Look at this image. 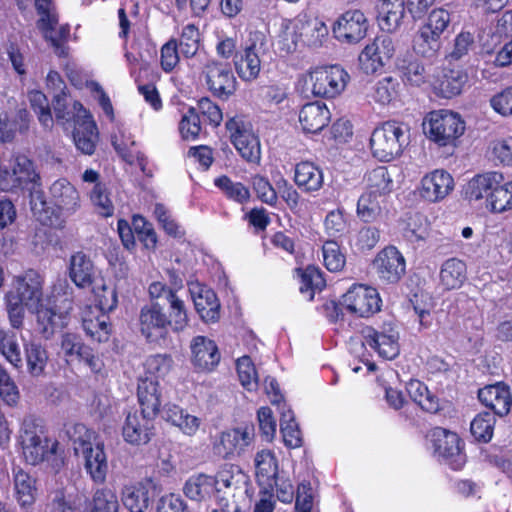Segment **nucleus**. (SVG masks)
Here are the masks:
<instances>
[{
    "label": "nucleus",
    "mask_w": 512,
    "mask_h": 512,
    "mask_svg": "<svg viewBox=\"0 0 512 512\" xmlns=\"http://www.w3.org/2000/svg\"><path fill=\"white\" fill-rule=\"evenodd\" d=\"M94 265L83 252H76L70 258L69 277L78 287H87L93 281Z\"/></svg>",
    "instance_id": "obj_38"
},
{
    "label": "nucleus",
    "mask_w": 512,
    "mask_h": 512,
    "mask_svg": "<svg viewBox=\"0 0 512 512\" xmlns=\"http://www.w3.org/2000/svg\"><path fill=\"white\" fill-rule=\"evenodd\" d=\"M37 313L38 330L42 336L49 339L55 331L63 325L62 314L52 308L39 307L34 309Z\"/></svg>",
    "instance_id": "obj_50"
},
{
    "label": "nucleus",
    "mask_w": 512,
    "mask_h": 512,
    "mask_svg": "<svg viewBox=\"0 0 512 512\" xmlns=\"http://www.w3.org/2000/svg\"><path fill=\"white\" fill-rule=\"evenodd\" d=\"M75 432L80 434L78 439L80 447H75V451L78 452L81 449L85 470L94 482L103 483L108 471L107 456L103 444L98 443L93 447L90 443L93 433L84 425L75 426ZM75 443H77V440H75Z\"/></svg>",
    "instance_id": "obj_4"
},
{
    "label": "nucleus",
    "mask_w": 512,
    "mask_h": 512,
    "mask_svg": "<svg viewBox=\"0 0 512 512\" xmlns=\"http://www.w3.org/2000/svg\"><path fill=\"white\" fill-rule=\"evenodd\" d=\"M20 444L27 463L37 465L55 453L57 443L42 435L41 428L32 418H25L20 429Z\"/></svg>",
    "instance_id": "obj_3"
},
{
    "label": "nucleus",
    "mask_w": 512,
    "mask_h": 512,
    "mask_svg": "<svg viewBox=\"0 0 512 512\" xmlns=\"http://www.w3.org/2000/svg\"><path fill=\"white\" fill-rule=\"evenodd\" d=\"M322 253L324 265L329 271L337 272L342 270L346 259L335 241H326L322 247Z\"/></svg>",
    "instance_id": "obj_62"
},
{
    "label": "nucleus",
    "mask_w": 512,
    "mask_h": 512,
    "mask_svg": "<svg viewBox=\"0 0 512 512\" xmlns=\"http://www.w3.org/2000/svg\"><path fill=\"white\" fill-rule=\"evenodd\" d=\"M407 392L410 398L423 410L436 413L439 408L438 399L428 390L427 386L419 380H411L407 384Z\"/></svg>",
    "instance_id": "obj_44"
},
{
    "label": "nucleus",
    "mask_w": 512,
    "mask_h": 512,
    "mask_svg": "<svg viewBox=\"0 0 512 512\" xmlns=\"http://www.w3.org/2000/svg\"><path fill=\"white\" fill-rule=\"evenodd\" d=\"M366 191L384 197L393 190V180L384 166L376 167L368 171L364 176Z\"/></svg>",
    "instance_id": "obj_42"
},
{
    "label": "nucleus",
    "mask_w": 512,
    "mask_h": 512,
    "mask_svg": "<svg viewBox=\"0 0 512 512\" xmlns=\"http://www.w3.org/2000/svg\"><path fill=\"white\" fill-rule=\"evenodd\" d=\"M502 181L503 176L498 172L477 175L469 181L466 195L470 200H479L485 195L488 198L489 194L495 189V186L501 184Z\"/></svg>",
    "instance_id": "obj_40"
},
{
    "label": "nucleus",
    "mask_w": 512,
    "mask_h": 512,
    "mask_svg": "<svg viewBox=\"0 0 512 512\" xmlns=\"http://www.w3.org/2000/svg\"><path fill=\"white\" fill-rule=\"evenodd\" d=\"M280 431L285 445L289 448L301 446V434L290 411L283 412L280 420Z\"/></svg>",
    "instance_id": "obj_61"
},
{
    "label": "nucleus",
    "mask_w": 512,
    "mask_h": 512,
    "mask_svg": "<svg viewBox=\"0 0 512 512\" xmlns=\"http://www.w3.org/2000/svg\"><path fill=\"white\" fill-rule=\"evenodd\" d=\"M423 126L429 139L440 146L454 144L465 131V123L460 115L445 109L428 113Z\"/></svg>",
    "instance_id": "obj_2"
},
{
    "label": "nucleus",
    "mask_w": 512,
    "mask_h": 512,
    "mask_svg": "<svg viewBox=\"0 0 512 512\" xmlns=\"http://www.w3.org/2000/svg\"><path fill=\"white\" fill-rule=\"evenodd\" d=\"M98 140L97 127L91 116H86L81 123H78L74 132V142L78 150L91 155L95 151Z\"/></svg>",
    "instance_id": "obj_41"
},
{
    "label": "nucleus",
    "mask_w": 512,
    "mask_h": 512,
    "mask_svg": "<svg viewBox=\"0 0 512 512\" xmlns=\"http://www.w3.org/2000/svg\"><path fill=\"white\" fill-rule=\"evenodd\" d=\"M431 441L434 452L445 459L452 469L458 470L464 466L466 459L456 433L437 427L431 432Z\"/></svg>",
    "instance_id": "obj_16"
},
{
    "label": "nucleus",
    "mask_w": 512,
    "mask_h": 512,
    "mask_svg": "<svg viewBox=\"0 0 512 512\" xmlns=\"http://www.w3.org/2000/svg\"><path fill=\"white\" fill-rule=\"evenodd\" d=\"M268 50L267 39L262 32L250 33L244 53L235 61V67L240 78L246 81L255 79L261 69L262 57Z\"/></svg>",
    "instance_id": "obj_8"
},
{
    "label": "nucleus",
    "mask_w": 512,
    "mask_h": 512,
    "mask_svg": "<svg viewBox=\"0 0 512 512\" xmlns=\"http://www.w3.org/2000/svg\"><path fill=\"white\" fill-rule=\"evenodd\" d=\"M383 197L370 192L363 193L357 202V216L364 222L375 221L382 212Z\"/></svg>",
    "instance_id": "obj_48"
},
{
    "label": "nucleus",
    "mask_w": 512,
    "mask_h": 512,
    "mask_svg": "<svg viewBox=\"0 0 512 512\" xmlns=\"http://www.w3.org/2000/svg\"><path fill=\"white\" fill-rule=\"evenodd\" d=\"M439 277L444 289H459L467 279L465 262L457 258L447 259L441 266Z\"/></svg>",
    "instance_id": "obj_37"
},
{
    "label": "nucleus",
    "mask_w": 512,
    "mask_h": 512,
    "mask_svg": "<svg viewBox=\"0 0 512 512\" xmlns=\"http://www.w3.org/2000/svg\"><path fill=\"white\" fill-rule=\"evenodd\" d=\"M294 181L303 191L315 192L323 186V173L314 163L302 161L295 166Z\"/></svg>",
    "instance_id": "obj_34"
},
{
    "label": "nucleus",
    "mask_w": 512,
    "mask_h": 512,
    "mask_svg": "<svg viewBox=\"0 0 512 512\" xmlns=\"http://www.w3.org/2000/svg\"><path fill=\"white\" fill-rule=\"evenodd\" d=\"M294 31L305 45L314 48L321 47L329 34L325 22L317 17L298 20Z\"/></svg>",
    "instance_id": "obj_28"
},
{
    "label": "nucleus",
    "mask_w": 512,
    "mask_h": 512,
    "mask_svg": "<svg viewBox=\"0 0 512 512\" xmlns=\"http://www.w3.org/2000/svg\"><path fill=\"white\" fill-rule=\"evenodd\" d=\"M440 48V36L423 26L418 30L413 39L414 51L423 57H432Z\"/></svg>",
    "instance_id": "obj_49"
},
{
    "label": "nucleus",
    "mask_w": 512,
    "mask_h": 512,
    "mask_svg": "<svg viewBox=\"0 0 512 512\" xmlns=\"http://www.w3.org/2000/svg\"><path fill=\"white\" fill-rule=\"evenodd\" d=\"M82 327L92 340L106 342L111 334L109 316L99 309L86 307L82 312Z\"/></svg>",
    "instance_id": "obj_25"
},
{
    "label": "nucleus",
    "mask_w": 512,
    "mask_h": 512,
    "mask_svg": "<svg viewBox=\"0 0 512 512\" xmlns=\"http://www.w3.org/2000/svg\"><path fill=\"white\" fill-rule=\"evenodd\" d=\"M453 189V177L443 169H436L422 178L419 195L424 200L435 203L446 198Z\"/></svg>",
    "instance_id": "obj_19"
},
{
    "label": "nucleus",
    "mask_w": 512,
    "mask_h": 512,
    "mask_svg": "<svg viewBox=\"0 0 512 512\" xmlns=\"http://www.w3.org/2000/svg\"><path fill=\"white\" fill-rule=\"evenodd\" d=\"M214 184L219 188L227 198L238 203H244L249 200V189L240 182H234L229 177L223 175L214 180Z\"/></svg>",
    "instance_id": "obj_54"
},
{
    "label": "nucleus",
    "mask_w": 512,
    "mask_h": 512,
    "mask_svg": "<svg viewBox=\"0 0 512 512\" xmlns=\"http://www.w3.org/2000/svg\"><path fill=\"white\" fill-rule=\"evenodd\" d=\"M13 483L15 496L21 506L31 505L36 498L37 488L35 479L21 467L13 468Z\"/></svg>",
    "instance_id": "obj_39"
},
{
    "label": "nucleus",
    "mask_w": 512,
    "mask_h": 512,
    "mask_svg": "<svg viewBox=\"0 0 512 512\" xmlns=\"http://www.w3.org/2000/svg\"><path fill=\"white\" fill-rule=\"evenodd\" d=\"M39 175L35 171L33 162L25 155H16L10 168L0 162V189L5 192H13L26 188L29 184H35Z\"/></svg>",
    "instance_id": "obj_7"
},
{
    "label": "nucleus",
    "mask_w": 512,
    "mask_h": 512,
    "mask_svg": "<svg viewBox=\"0 0 512 512\" xmlns=\"http://www.w3.org/2000/svg\"><path fill=\"white\" fill-rule=\"evenodd\" d=\"M468 81L467 73L460 69H443L441 76L437 77L431 85L435 93L443 98H452L459 95Z\"/></svg>",
    "instance_id": "obj_27"
},
{
    "label": "nucleus",
    "mask_w": 512,
    "mask_h": 512,
    "mask_svg": "<svg viewBox=\"0 0 512 512\" xmlns=\"http://www.w3.org/2000/svg\"><path fill=\"white\" fill-rule=\"evenodd\" d=\"M400 82L387 76L375 83L372 87L371 98L380 105H388L399 97Z\"/></svg>",
    "instance_id": "obj_45"
},
{
    "label": "nucleus",
    "mask_w": 512,
    "mask_h": 512,
    "mask_svg": "<svg viewBox=\"0 0 512 512\" xmlns=\"http://www.w3.org/2000/svg\"><path fill=\"white\" fill-rule=\"evenodd\" d=\"M331 119L328 107L319 101L305 104L299 112V122L307 133H318L325 128Z\"/></svg>",
    "instance_id": "obj_26"
},
{
    "label": "nucleus",
    "mask_w": 512,
    "mask_h": 512,
    "mask_svg": "<svg viewBox=\"0 0 512 512\" xmlns=\"http://www.w3.org/2000/svg\"><path fill=\"white\" fill-rule=\"evenodd\" d=\"M200 34L193 24L186 25L180 35L179 47L181 54L186 58L195 56L199 48Z\"/></svg>",
    "instance_id": "obj_63"
},
{
    "label": "nucleus",
    "mask_w": 512,
    "mask_h": 512,
    "mask_svg": "<svg viewBox=\"0 0 512 512\" xmlns=\"http://www.w3.org/2000/svg\"><path fill=\"white\" fill-rule=\"evenodd\" d=\"M169 313L167 314V320L169 322V328L173 332H182L189 322L187 310L184 301L179 298L177 293L169 294Z\"/></svg>",
    "instance_id": "obj_47"
},
{
    "label": "nucleus",
    "mask_w": 512,
    "mask_h": 512,
    "mask_svg": "<svg viewBox=\"0 0 512 512\" xmlns=\"http://www.w3.org/2000/svg\"><path fill=\"white\" fill-rule=\"evenodd\" d=\"M220 491L214 476L202 473L189 477L183 487V492L189 499L199 502L210 499Z\"/></svg>",
    "instance_id": "obj_30"
},
{
    "label": "nucleus",
    "mask_w": 512,
    "mask_h": 512,
    "mask_svg": "<svg viewBox=\"0 0 512 512\" xmlns=\"http://www.w3.org/2000/svg\"><path fill=\"white\" fill-rule=\"evenodd\" d=\"M495 423V415L489 412L479 413L471 422V433L476 440L489 442L493 436Z\"/></svg>",
    "instance_id": "obj_55"
},
{
    "label": "nucleus",
    "mask_w": 512,
    "mask_h": 512,
    "mask_svg": "<svg viewBox=\"0 0 512 512\" xmlns=\"http://www.w3.org/2000/svg\"><path fill=\"white\" fill-rule=\"evenodd\" d=\"M255 476L258 484L265 491H273L275 478L279 475V465L275 453L262 449L254 456Z\"/></svg>",
    "instance_id": "obj_23"
},
{
    "label": "nucleus",
    "mask_w": 512,
    "mask_h": 512,
    "mask_svg": "<svg viewBox=\"0 0 512 512\" xmlns=\"http://www.w3.org/2000/svg\"><path fill=\"white\" fill-rule=\"evenodd\" d=\"M237 372L243 387L249 391L257 388L258 374L249 356H243L237 360Z\"/></svg>",
    "instance_id": "obj_64"
},
{
    "label": "nucleus",
    "mask_w": 512,
    "mask_h": 512,
    "mask_svg": "<svg viewBox=\"0 0 512 512\" xmlns=\"http://www.w3.org/2000/svg\"><path fill=\"white\" fill-rule=\"evenodd\" d=\"M195 309L201 319L216 322L220 317V303L214 291L206 287H198L193 291Z\"/></svg>",
    "instance_id": "obj_32"
},
{
    "label": "nucleus",
    "mask_w": 512,
    "mask_h": 512,
    "mask_svg": "<svg viewBox=\"0 0 512 512\" xmlns=\"http://www.w3.org/2000/svg\"><path fill=\"white\" fill-rule=\"evenodd\" d=\"M478 398L483 405L500 417L507 415L512 405L509 387L502 383L488 385L480 389Z\"/></svg>",
    "instance_id": "obj_24"
},
{
    "label": "nucleus",
    "mask_w": 512,
    "mask_h": 512,
    "mask_svg": "<svg viewBox=\"0 0 512 512\" xmlns=\"http://www.w3.org/2000/svg\"><path fill=\"white\" fill-rule=\"evenodd\" d=\"M368 21L360 10H348L335 21L332 31L337 40L342 43L356 44L367 33Z\"/></svg>",
    "instance_id": "obj_15"
},
{
    "label": "nucleus",
    "mask_w": 512,
    "mask_h": 512,
    "mask_svg": "<svg viewBox=\"0 0 512 512\" xmlns=\"http://www.w3.org/2000/svg\"><path fill=\"white\" fill-rule=\"evenodd\" d=\"M253 440L254 432L250 427L222 431L213 441V452L223 459H233L240 456Z\"/></svg>",
    "instance_id": "obj_12"
},
{
    "label": "nucleus",
    "mask_w": 512,
    "mask_h": 512,
    "mask_svg": "<svg viewBox=\"0 0 512 512\" xmlns=\"http://www.w3.org/2000/svg\"><path fill=\"white\" fill-rule=\"evenodd\" d=\"M487 207L496 213L512 210V181L495 186L487 199Z\"/></svg>",
    "instance_id": "obj_53"
},
{
    "label": "nucleus",
    "mask_w": 512,
    "mask_h": 512,
    "mask_svg": "<svg viewBox=\"0 0 512 512\" xmlns=\"http://www.w3.org/2000/svg\"><path fill=\"white\" fill-rule=\"evenodd\" d=\"M91 512H119L117 495L111 489H97L92 497Z\"/></svg>",
    "instance_id": "obj_59"
},
{
    "label": "nucleus",
    "mask_w": 512,
    "mask_h": 512,
    "mask_svg": "<svg viewBox=\"0 0 512 512\" xmlns=\"http://www.w3.org/2000/svg\"><path fill=\"white\" fill-rule=\"evenodd\" d=\"M405 15L404 0H380L379 26L387 32L396 31Z\"/></svg>",
    "instance_id": "obj_33"
},
{
    "label": "nucleus",
    "mask_w": 512,
    "mask_h": 512,
    "mask_svg": "<svg viewBox=\"0 0 512 512\" xmlns=\"http://www.w3.org/2000/svg\"><path fill=\"white\" fill-rule=\"evenodd\" d=\"M137 395L141 410L150 415H157L159 413L161 400L157 380L148 376L140 378Z\"/></svg>",
    "instance_id": "obj_36"
},
{
    "label": "nucleus",
    "mask_w": 512,
    "mask_h": 512,
    "mask_svg": "<svg viewBox=\"0 0 512 512\" xmlns=\"http://www.w3.org/2000/svg\"><path fill=\"white\" fill-rule=\"evenodd\" d=\"M13 296L25 303L27 309H37L43 296V279L35 270H27L13 279Z\"/></svg>",
    "instance_id": "obj_18"
},
{
    "label": "nucleus",
    "mask_w": 512,
    "mask_h": 512,
    "mask_svg": "<svg viewBox=\"0 0 512 512\" xmlns=\"http://www.w3.org/2000/svg\"><path fill=\"white\" fill-rule=\"evenodd\" d=\"M214 478L217 480V486L221 484L228 490L227 496L235 497V492L239 494L247 492V476L239 466L225 464Z\"/></svg>",
    "instance_id": "obj_35"
},
{
    "label": "nucleus",
    "mask_w": 512,
    "mask_h": 512,
    "mask_svg": "<svg viewBox=\"0 0 512 512\" xmlns=\"http://www.w3.org/2000/svg\"><path fill=\"white\" fill-rule=\"evenodd\" d=\"M143 410L129 412L122 425V436L125 442L133 446L148 444L155 434L154 419Z\"/></svg>",
    "instance_id": "obj_13"
},
{
    "label": "nucleus",
    "mask_w": 512,
    "mask_h": 512,
    "mask_svg": "<svg viewBox=\"0 0 512 512\" xmlns=\"http://www.w3.org/2000/svg\"><path fill=\"white\" fill-rule=\"evenodd\" d=\"M325 232L332 238H341L349 231V223L343 210L330 211L324 220Z\"/></svg>",
    "instance_id": "obj_60"
},
{
    "label": "nucleus",
    "mask_w": 512,
    "mask_h": 512,
    "mask_svg": "<svg viewBox=\"0 0 512 512\" xmlns=\"http://www.w3.org/2000/svg\"><path fill=\"white\" fill-rule=\"evenodd\" d=\"M297 274L300 281L299 290L301 293H307L310 300L313 299L315 290H322L325 287L321 271L314 266H308L305 270L298 269Z\"/></svg>",
    "instance_id": "obj_52"
},
{
    "label": "nucleus",
    "mask_w": 512,
    "mask_h": 512,
    "mask_svg": "<svg viewBox=\"0 0 512 512\" xmlns=\"http://www.w3.org/2000/svg\"><path fill=\"white\" fill-rule=\"evenodd\" d=\"M362 333L363 344L377 352L380 357L392 360L398 356L399 331L393 323H384L378 329L366 327Z\"/></svg>",
    "instance_id": "obj_9"
},
{
    "label": "nucleus",
    "mask_w": 512,
    "mask_h": 512,
    "mask_svg": "<svg viewBox=\"0 0 512 512\" xmlns=\"http://www.w3.org/2000/svg\"><path fill=\"white\" fill-rule=\"evenodd\" d=\"M395 46L391 37L377 36L372 43L365 46L359 55L360 69L366 74H373L392 58Z\"/></svg>",
    "instance_id": "obj_14"
},
{
    "label": "nucleus",
    "mask_w": 512,
    "mask_h": 512,
    "mask_svg": "<svg viewBox=\"0 0 512 512\" xmlns=\"http://www.w3.org/2000/svg\"><path fill=\"white\" fill-rule=\"evenodd\" d=\"M0 353L13 367L22 366L20 348L14 332L0 329Z\"/></svg>",
    "instance_id": "obj_51"
},
{
    "label": "nucleus",
    "mask_w": 512,
    "mask_h": 512,
    "mask_svg": "<svg viewBox=\"0 0 512 512\" xmlns=\"http://www.w3.org/2000/svg\"><path fill=\"white\" fill-rule=\"evenodd\" d=\"M46 29L39 28L44 35V38L51 42L54 47L55 53L59 57H66L68 54V48L65 46V42L69 37L70 29L68 25L58 26V17L55 22H50Z\"/></svg>",
    "instance_id": "obj_46"
},
{
    "label": "nucleus",
    "mask_w": 512,
    "mask_h": 512,
    "mask_svg": "<svg viewBox=\"0 0 512 512\" xmlns=\"http://www.w3.org/2000/svg\"><path fill=\"white\" fill-rule=\"evenodd\" d=\"M343 303L351 313L368 317L380 310L381 299L375 288L358 284L346 292Z\"/></svg>",
    "instance_id": "obj_17"
},
{
    "label": "nucleus",
    "mask_w": 512,
    "mask_h": 512,
    "mask_svg": "<svg viewBox=\"0 0 512 512\" xmlns=\"http://www.w3.org/2000/svg\"><path fill=\"white\" fill-rule=\"evenodd\" d=\"M89 198L98 214L110 217L114 213V205L110 197L107 185L98 184L93 186L89 192Z\"/></svg>",
    "instance_id": "obj_57"
},
{
    "label": "nucleus",
    "mask_w": 512,
    "mask_h": 512,
    "mask_svg": "<svg viewBox=\"0 0 512 512\" xmlns=\"http://www.w3.org/2000/svg\"><path fill=\"white\" fill-rule=\"evenodd\" d=\"M372 269L383 284H396L405 275V258L395 246H387L376 254Z\"/></svg>",
    "instance_id": "obj_11"
},
{
    "label": "nucleus",
    "mask_w": 512,
    "mask_h": 512,
    "mask_svg": "<svg viewBox=\"0 0 512 512\" xmlns=\"http://www.w3.org/2000/svg\"><path fill=\"white\" fill-rule=\"evenodd\" d=\"M191 362L202 372L212 371L220 361V353L215 342L205 336H196L191 340Z\"/></svg>",
    "instance_id": "obj_21"
},
{
    "label": "nucleus",
    "mask_w": 512,
    "mask_h": 512,
    "mask_svg": "<svg viewBox=\"0 0 512 512\" xmlns=\"http://www.w3.org/2000/svg\"><path fill=\"white\" fill-rule=\"evenodd\" d=\"M25 359L27 370L33 377H40L45 374L48 362V353L39 343L30 342L25 345Z\"/></svg>",
    "instance_id": "obj_43"
},
{
    "label": "nucleus",
    "mask_w": 512,
    "mask_h": 512,
    "mask_svg": "<svg viewBox=\"0 0 512 512\" xmlns=\"http://www.w3.org/2000/svg\"><path fill=\"white\" fill-rule=\"evenodd\" d=\"M53 204L65 216H70L80 208V194L76 187L65 178L57 179L50 186Z\"/></svg>",
    "instance_id": "obj_22"
},
{
    "label": "nucleus",
    "mask_w": 512,
    "mask_h": 512,
    "mask_svg": "<svg viewBox=\"0 0 512 512\" xmlns=\"http://www.w3.org/2000/svg\"><path fill=\"white\" fill-rule=\"evenodd\" d=\"M349 81V74L338 65L319 67L307 80L311 93L316 97L333 98L340 95Z\"/></svg>",
    "instance_id": "obj_5"
},
{
    "label": "nucleus",
    "mask_w": 512,
    "mask_h": 512,
    "mask_svg": "<svg viewBox=\"0 0 512 512\" xmlns=\"http://www.w3.org/2000/svg\"><path fill=\"white\" fill-rule=\"evenodd\" d=\"M206 83L218 97H228L236 90V79L227 63L210 61L204 69Z\"/></svg>",
    "instance_id": "obj_20"
},
{
    "label": "nucleus",
    "mask_w": 512,
    "mask_h": 512,
    "mask_svg": "<svg viewBox=\"0 0 512 512\" xmlns=\"http://www.w3.org/2000/svg\"><path fill=\"white\" fill-rule=\"evenodd\" d=\"M400 69L403 79L412 86H421L429 79V72L426 67L418 60H411L409 62L403 61L402 64H397Z\"/></svg>",
    "instance_id": "obj_56"
},
{
    "label": "nucleus",
    "mask_w": 512,
    "mask_h": 512,
    "mask_svg": "<svg viewBox=\"0 0 512 512\" xmlns=\"http://www.w3.org/2000/svg\"><path fill=\"white\" fill-rule=\"evenodd\" d=\"M231 142L241 157L253 164H259L261 159V146L257 135L242 120L231 118L226 123Z\"/></svg>",
    "instance_id": "obj_10"
},
{
    "label": "nucleus",
    "mask_w": 512,
    "mask_h": 512,
    "mask_svg": "<svg viewBox=\"0 0 512 512\" xmlns=\"http://www.w3.org/2000/svg\"><path fill=\"white\" fill-rule=\"evenodd\" d=\"M172 365L173 360L168 354L151 355L143 364L147 376L155 380L165 377L170 372Z\"/></svg>",
    "instance_id": "obj_58"
},
{
    "label": "nucleus",
    "mask_w": 512,
    "mask_h": 512,
    "mask_svg": "<svg viewBox=\"0 0 512 512\" xmlns=\"http://www.w3.org/2000/svg\"><path fill=\"white\" fill-rule=\"evenodd\" d=\"M138 328L146 342L160 344L169 336L167 313L158 302L141 307L138 314Z\"/></svg>",
    "instance_id": "obj_6"
},
{
    "label": "nucleus",
    "mask_w": 512,
    "mask_h": 512,
    "mask_svg": "<svg viewBox=\"0 0 512 512\" xmlns=\"http://www.w3.org/2000/svg\"><path fill=\"white\" fill-rule=\"evenodd\" d=\"M162 418L188 436L195 435L201 426L200 418L189 414L176 404H166L162 410Z\"/></svg>",
    "instance_id": "obj_31"
},
{
    "label": "nucleus",
    "mask_w": 512,
    "mask_h": 512,
    "mask_svg": "<svg viewBox=\"0 0 512 512\" xmlns=\"http://www.w3.org/2000/svg\"><path fill=\"white\" fill-rule=\"evenodd\" d=\"M408 143V127L396 121H387L375 128L370 138L372 153L380 161H390L401 155Z\"/></svg>",
    "instance_id": "obj_1"
},
{
    "label": "nucleus",
    "mask_w": 512,
    "mask_h": 512,
    "mask_svg": "<svg viewBox=\"0 0 512 512\" xmlns=\"http://www.w3.org/2000/svg\"><path fill=\"white\" fill-rule=\"evenodd\" d=\"M150 481H140L124 486L121 492L123 505L130 512H145L150 505Z\"/></svg>",
    "instance_id": "obj_29"
}]
</instances>
